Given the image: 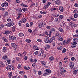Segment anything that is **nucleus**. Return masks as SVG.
Here are the masks:
<instances>
[{
    "mask_svg": "<svg viewBox=\"0 0 78 78\" xmlns=\"http://www.w3.org/2000/svg\"><path fill=\"white\" fill-rule=\"evenodd\" d=\"M55 37H53L52 38H50L49 40L48 39V37H47L45 38L44 40V42L45 43L47 44H49L52 42V41L55 40Z\"/></svg>",
    "mask_w": 78,
    "mask_h": 78,
    "instance_id": "f257e3e1",
    "label": "nucleus"
},
{
    "mask_svg": "<svg viewBox=\"0 0 78 78\" xmlns=\"http://www.w3.org/2000/svg\"><path fill=\"white\" fill-rule=\"evenodd\" d=\"M14 22L12 21H11L10 23L6 24L5 25V27H9L14 26Z\"/></svg>",
    "mask_w": 78,
    "mask_h": 78,
    "instance_id": "f03ea898",
    "label": "nucleus"
},
{
    "mask_svg": "<svg viewBox=\"0 0 78 78\" xmlns=\"http://www.w3.org/2000/svg\"><path fill=\"white\" fill-rule=\"evenodd\" d=\"M46 25V23L44 22H41L39 24L38 27L39 28H42V27H44Z\"/></svg>",
    "mask_w": 78,
    "mask_h": 78,
    "instance_id": "7ed1b4c3",
    "label": "nucleus"
},
{
    "mask_svg": "<svg viewBox=\"0 0 78 78\" xmlns=\"http://www.w3.org/2000/svg\"><path fill=\"white\" fill-rule=\"evenodd\" d=\"M73 40L74 42H73V45H76L78 43V39L74 38L73 39Z\"/></svg>",
    "mask_w": 78,
    "mask_h": 78,
    "instance_id": "20e7f679",
    "label": "nucleus"
},
{
    "mask_svg": "<svg viewBox=\"0 0 78 78\" xmlns=\"http://www.w3.org/2000/svg\"><path fill=\"white\" fill-rule=\"evenodd\" d=\"M51 5V2H47L46 4H45L44 6V9H46L48 8V6Z\"/></svg>",
    "mask_w": 78,
    "mask_h": 78,
    "instance_id": "39448f33",
    "label": "nucleus"
},
{
    "mask_svg": "<svg viewBox=\"0 0 78 78\" xmlns=\"http://www.w3.org/2000/svg\"><path fill=\"white\" fill-rule=\"evenodd\" d=\"M16 10L18 13H21V12H22V10L20 8H16Z\"/></svg>",
    "mask_w": 78,
    "mask_h": 78,
    "instance_id": "423d86ee",
    "label": "nucleus"
},
{
    "mask_svg": "<svg viewBox=\"0 0 78 78\" xmlns=\"http://www.w3.org/2000/svg\"><path fill=\"white\" fill-rule=\"evenodd\" d=\"M11 45L12 46V47L14 48H15V49H16V48H17V46L16 43H12L11 44Z\"/></svg>",
    "mask_w": 78,
    "mask_h": 78,
    "instance_id": "0eeeda50",
    "label": "nucleus"
},
{
    "mask_svg": "<svg viewBox=\"0 0 78 78\" xmlns=\"http://www.w3.org/2000/svg\"><path fill=\"white\" fill-rule=\"evenodd\" d=\"M40 62L44 67H46V66H47V63H46L45 62L43 61H41Z\"/></svg>",
    "mask_w": 78,
    "mask_h": 78,
    "instance_id": "6e6552de",
    "label": "nucleus"
},
{
    "mask_svg": "<svg viewBox=\"0 0 78 78\" xmlns=\"http://www.w3.org/2000/svg\"><path fill=\"white\" fill-rule=\"evenodd\" d=\"M41 6V2H36L35 4L36 7H39V6Z\"/></svg>",
    "mask_w": 78,
    "mask_h": 78,
    "instance_id": "1a4fd4ad",
    "label": "nucleus"
},
{
    "mask_svg": "<svg viewBox=\"0 0 78 78\" xmlns=\"http://www.w3.org/2000/svg\"><path fill=\"white\" fill-rule=\"evenodd\" d=\"M9 38L10 39H11V40H16L17 39V38L16 37H13L12 36H9Z\"/></svg>",
    "mask_w": 78,
    "mask_h": 78,
    "instance_id": "9d476101",
    "label": "nucleus"
},
{
    "mask_svg": "<svg viewBox=\"0 0 78 78\" xmlns=\"http://www.w3.org/2000/svg\"><path fill=\"white\" fill-rule=\"evenodd\" d=\"M5 64H4V63H3V62H0V67L3 68V67H5Z\"/></svg>",
    "mask_w": 78,
    "mask_h": 78,
    "instance_id": "9b49d317",
    "label": "nucleus"
},
{
    "mask_svg": "<svg viewBox=\"0 0 78 78\" xmlns=\"http://www.w3.org/2000/svg\"><path fill=\"white\" fill-rule=\"evenodd\" d=\"M1 6L2 7H4V6H8V4L7 2H4L1 5Z\"/></svg>",
    "mask_w": 78,
    "mask_h": 78,
    "instance_id": "f8f14e48",
    "label": "nucleus"
},
{
    "mask_svg": "<svg viewBox=\"0 0 78 78\" xmlns=\"http://www.w3.org/2000/svg\"><path fill=\"white\" fill-rule=\"evenodd\" d=\"M69 67L71 69H73V66H74V65L73 64V62H70L69 63Z\"/></svg>",
    "mask_w": 78,
    "mask_h": 78,
    "instance_id": "ddd939ff",
    "label": "nucleus"
},
{
    "mask_svg": "<svg viewBox=\"0 0 78 78\" xmlns=\"http://www.w3.org/2000/svg\"><path fill=\"white\" fill-rule=\"evenodd\" d=\"M58 30L61 33H64V30L61 27H58Z\"/></svg>",
    "mask_w": 78,
    "mask_h": 78,
    "instance_id": "4468645a",
    "label": "nucleus"
},
{
    "mask_svg": "<svg viewBox=\"0 0 78 78\" xmlns=\"http://www.w3.org/2000/svg\"><path fill=\"white\" fill-rule=\"evenodd\" d=\"M12 67V65H8L6 67V69L7 70H10L11 69V68Z\"/></svg>",
    "mask_w": 78,
    "mask_h": 78,
    "instance_id": "2eb2a0df",
    "label": "nucleus"
},
{
    "mask_svg": "<svg viewBox=\"0 0 78 78\" xmlns=\"http://www.w3.org/2000/svg\"><path fill=\"white\" fill-rule=\"evenodd\" d=\"M45 72L46 73H48V75H49V74L51 73V71L49 69H46L45 70Z\"/></svg>",
    "mask_w": 78,
    "mask_h": 78,
    "instance_id": "dca6fc26",
    "label": "nucleus"
},
{
    "mask_svg": "<svg viewBox=\"0 0 78 78\" xmlns=\"http://www.w3.org/2000/svg\"><path fill=\"white\" fill-rule=\"evenodd\" d=\"M59 10L60 12H62L64 11V8L62 6H60L59 7Z\"/></svg>",
    "mask_w": 78,
    "mask_h": 78,
    "instance_id": "f3484780",
    "label": "nucleus"
},
{
    "mask_svg": "<svg viewBox=\"0 0 78 78\" xmlns=\"http://www.w3.org/2000/svg\"><path fill=\"white\" fill-rule=\"evenodd\" d=\"M20 20L23 23H25V22H27L26 19H25V18H23V19H22V20Z\"/></svg>",
    "mask_w": 78,
    "mask_h": 78,
    "instance_id": "a211bd4d",
    "label": "nucleus"
},
{
    "mask_svg": "<svg viewBox=\"0 0 78 78\" xmlns=\"http://www.w3.org/2000/svg\"><path fill=\"white\" fill-rule=\"evenodd\" d=\"M8 16V12H6L3 15V17H6Z\"/></svg>",
    "mask_w": 78,
    "mask_h": 78,
    "instance_id": "6ab92c4d",
    "label": "nucleus"
},
{
    "mask_svg": "<svg viewBox=\"0 0 78 78\" xmlns=\"http://www.w3.org/2000/svg\"><path fill=\"white\" fill-rule=\"evenodd\" d=\"M72 41V39L70 38H68L66 41V44H68L70 42H71Z\"/></svg>",
    "mask_w": 78,
    "mask_h": 78,
    "instance_id": "aec40b11",
    "label": "nucleus"
},
{
    "mask_svg": "<svg viewBox=\"0 0 78 78\" xmlns=\"http://www.w3.org/2000/svg\"><path fill=\"white\" fill-rule=\"evenodd\" d=\"M73 74H74V75H76L77 74V73L78 72V69H76L73 71Z\"/></svg>",
    "mask_w": 78,
    "mask_h": 78,
    "instance_id": "412c9836",
    "label": "nucleus"
},
{
    "mask_svg": "<svg viewBox=\"0 0 78 78\" xmlns=\"http://www.w3.org/2000/svg\"><path fill=\"white\" fill-rule=\"evenodd\" d=\"M49 59L50 61H54L55 59V57L53 56H51L49 57Z\"/></svg>",
    "mask_w": 78,
    "mask_h": 78,
    "instance_id": "4be33fe9",
    "label": "nucleus"
},
{
    "mask_svg": "<svg viewBox=\"0 0 78 78\" xmlns=\"http://www.w3.org/2000/svg\"><path fill=\"white\" fill-rule=\"evenodd\" d=\"M7 58L8 55H5L3 56V57H2V59H4L5 60H6V59H7Z\"/></svg>",
    "mask_w": 78,
    "mask_h": 78,
    "instance_id": "5701e85b",
    "label": "nucleus"
},
{
    "mask_svg": "<svg viewBox=\"0 0 78 78\" xmlns=\"http://www.w3.org/2000/svg\"><path fill=\"white\" fill-rule=\"evenodd\" d=\"M66 40L63 41L61 43L62 45H64L66 43Z\"/></svg>",
    "mask_w": 78,
    "mask_h": 78,
    "instance_id": "b1692460",
    "label": "nucleus"
},
{
    "mask_svg": "<svg viewBox=\"0 0 78 78\" xmlns=\"http://www.w3.org/2000/svg\"><path fill=\"white\" fill-rule=\"evenodd\" d=\"M58 39L59 41H63V38L61 36L58 37Z\"/></svg>",
    "mask_w": 78,
    "mask_h": 78,
    "instance_id": "393cba45",
    "label": "nucleus"
},
{
    "mask_svg": "<svg viewBox=\"0 0 78 78\" xmlns=\"http://www.w3.org/2000/svg\"><path fill=\"white\" fill-rule=\"evenodd\" d=\"M24 68L25 70H29V69H30V67L28 66H27V67L24 66Z\"/></svg>",
    "mask_w": 78,
    "mask_h": 78,
    "instance_id": "a878e982",
    "label": "nucleus"
},
{
    "mask_svg": "<svg viewBox=\"0 0 78 78\" xmlns=\"http://www.w3.org/2000/svg\"><path fill=\"white\" fill-rule=\"evenodd\" d=\"M12 72H10L8 76L9 78H11V77H12Z\"/></svg>",
    "mask_w": 78,
    "mask_h": 78,
    "instance_id": "bb28decb",
    "label": "nucleus"
},
{
    "mask_svg": "<svg viewBox=\"0 0 78 78\" xmlns=\"http://www.w3.org/2000/svg\"><path fill=\"white\" fill-rule=\"evenodd\" d=\"M50 47V45H47L44 47V50H48Z\"/></svg>",
    "mask_w": 78,
    "mask_h": 78,
    "instance_id": "cd10ccee",
    "label": "nucleus"
},
{
    "mask_svg": "<svg viewBox=\"0 0 78 78\" xmlns=\"http://www.w3.org/2000/svg\"><path fill=\"white\" fill-rule=\"evenodd\" d=\"M44 34L46 35H47V36H49V37H51V34H49L47 31H45L44 32Z\"/></svg>",
    "mask_w": 78,
    "mask_h": 78,
    "instance_id": "c85d7f7f",
    "label": "nucleus"
},
{
    "mask_svg": "<svg viewBox=\"0 0 78 78\" xmlns=\"http://www.w3.org/2000/svg\"><path fill=\"white\" fill-rule=\"evenodd\" d=\"M18 35L20 37H23V36H24V34L22 33H19Z\"/></svg>",
    "mask_w": 78,
    "mask_h": 78,
    "instance_id": "c756f323",
    "label": "nucleus"
},
{
    "mask_svg": "<svg viewBox=\"0 0 78 78\" xmlns=\"http://www.w3.org/2000/svg\"><path fill=\"white\" fill-rule=\"evenodd\" d=\"M67 72V71L66 70H64L62 71L60 73V74L61 75H64V73H66Z\"/></svg>",
    "mask_w": 78,
    "mask_h": 78,
    "instance_id": "7c9ffc66",
    "label": "nucleus"
},
{
    "mask_svg": "<svg viewBox=\"0 0 78 78\" xmlns=\"http://www.w3.org/2000/svg\"><path fill=\"white\" fill-rule=\"evenodd\" d=\"M25 41L27 43H30L31 42V40L30 39H27Z\"/></svg>",
    "mask_w": 78,
    "mask_h": 78,
    "instance_id": "2f4dec72",
    "label": "nucleus"
},
{
    "mask_svg": "<svg viewBox=\"0 0 78 78\" xmlns=\"http://www.w3.org/2000/svg\"><path fill=\"white\" fill-rule=\"evenodd\" d=\"M35 5V3H33L32 4H30V7L31 8H33V7H34V6Z\"/></svg>",
    "mask_w": 78,
    "mask_h": 78,
    "instance_id": "473e14b6",
    "label": "nucleus"
},
{
    "mask_svg": "<svg viewBox=\"0 0 78 78\" xmlns=\"http://www.w3.org/2000/svg\"><path fill=\"white\" fill-rule=\"evenodd\" d=\"M5 34H10V31L9 30H6L5 31Z\"/></svg>",
    "mask_w": 78,
    "mask_h": 78,
    "instance_id": "72a5a7b5",
    "label": "nucleus"
},
{
    "mask_svg": "<svg viewBox=\"0 0 78 78\" xmlns=\"http://www.w3.org/2000/svg\"><path fill=\"white\" fill-rule=\"evenodd\" d=\"M60 3H61V2L59 0H57L55 1V3L57 5H59Z\"/></svg>",
    "mask_w": 78,
    "mask_h": 78,
    "instance_id": "f704fd0d",
    "label": "nucleus"
},
{
    "mask_svg": "<svg viewBox=\"0 0 78 78\" xmlns=\"http://www.w3.org/2000/svg\"><path fill=\"white\" fill-rule=\"evenodd\" d=\"M40 13H41V14H46L47 13V12L45 11L42 12L41 11H40Z\"/></svg>",
    "mask_w": 78,
    "mask_h": 78,
    "instance_id": "c9c22d12",
    "label": "nucleus"
},
{
    "mask_svg": "<svg viewBox=\"0 0 78 78\" xmlns=\"http://www.w3.org/2000/svg\"><path fill=\"white\" fill-rule=\"evenodd\" d=\"M2 51L4 53H5L6 51V48L5 47H4L2 49Z\"/></svg>",
    "mask_w": 78,
    "mask_h": 78,
    "instance_id": "e433bc0d",
    "label": "nucleus"
},
{
    "mask_svg": "<svg viewBox=\"0 0 78 78\" xmlns=\"http://www.w3.org/2000/svg\"><path fill=\"white\" fill-rule=\"evenodd\" d=\"M59 16V14L57 13H54L53 15L54 17H58Z\"/></svg>",
    "mask_w": 78,
    "mask_h": 78,
    "instance_id": "4c0bfd02",
    "label": "nucleus"
},
{
    "mask_svg": "<svg viewBox=\"0 0 78 78\" xmlns=\"http://www.w3.org/2000/svg\"><path fill=\"white\" fill-rule=\"evenodd\" d=\"M34 50H39V48H38V47L37 46L34 45Z\"/></svg>",
    "mask_w": 78,
    "mask_h": 78,
    "instance_id": "58836bf2",
    "label": "nucleus"
},
{
    "mask_svg": "<svg viewBox=\"0 0 78 78\" xmlns=\"http://www.w3.org/2000/svg\"><path fill=\"white\" fill-rule=\"evenodd\" d=\"M2 40L4 42H8V40H7V39L5 37H3L2 38Z\"/></svg>",
    "mask_w": 78,
    "mask_h": 78,
    "instance_id": "ea45409f",
    "label": "nucleus"
},
{
    "mask_svg": "<svg viewBox=\"0 0 78 78\" xmlns=\"http://www.w3.org/2000/svg\"><path fill=\"white\" fill-rule=\"evenodd\" d=\"M74 18H78V14L76 13H75L74 15Z\"/></svg>",
    "mask_w": 78,
    "mask_h": 78,
    "instance_id": "a19ab883",
    "label": "nucleus"
},
{
    "mask_svg": "<svg viewBox=\"0 0 78 78\" xmlns=\"http://www.w3.org/2000/svg\"><path fill=\"white\" fill-rule=\"evenodd\" d=\"M66 51H67V49L64 48L62 50V53H66Z\"/></svg>",
    "mask_w": 78,
    "mask_h": 78,
    "instance_id": "79ce46f5",
    "label": "nucleus"
},
{
    "mask_svg": "<svg viewBox=\"0 0 78 78\" xmlns=\"http://www.w3.org/2000/svg\"><path fill=\"white\" fill-rule=\"evenodd\" d=\"M19 73L20 74V75H23V73H25V71H20L19 72Z\"/></svg>",
    "mask_w": 78,
    "mask_h": 78,
    "instance_id": "37998d69",
    "label": "nucleus"
},
{
    "mask_svg": "<svg viewBox=\"0 0 78 78\" xmlns=\"http://www.w3.org/2000/svg\"><path fill=\"white\" fill-rule=\"evenodd\" d=\"M57 49L59 50H61L62 48V46H58L57 47Z\"/></svg>",
    "mask_w": 78,
    "mask_h": 78,
    "instance_id": "c03bdc74",
    "label": "nucleus"
},
{
    "mask_svg": "<svg viewBox=\"0 0 78 78\" xmlns=\"http://www.w3.org/2000/svg\"><path fill=\"white\" fill-rule=\"evenodd\" d=\"M59 69H60L61 70V71H64V70H66L64 69V68L62 67H61V66L60 67H59Z\"/></svg>",
    "mask_w": 78,
    "mask_h": 78,
    "instance_id": "a18cd8bd",
    "label": "nucleus"
},
{
    "mask_svg": "<svg viewBox=\"0 0 78 78\" xmlns=\"http://www.w3.org/2000/svg\"><path fill=\"white\" fill-rule=\"evenodd\" d=\"M12 30L13 32H14L15 31V30H16V27L15 26L12 27Z\"/></svg>",
    "mask_w": 78,
    "mask_h": 78,
    "instance_id": "49530a36",
    "label": "nucleus"
},
{
    "mask_svg": "<svg viewBox=\"0 0 78 78\" xmlns=\"http://www.w3.org/2000/svg\"><path fill=\"white\" fill-rule=\"evenodd\" d=\"M37 59L36 58L34 59V61L33 62L34 63V64H36V62H37Z\"/></svg>",
    "mask_w": 78,
    "mask_h": 78,
    "instance_id": "de8ad7c7",
    "label": "nucleus"
},
{
    "mask_svg": "<svg viewBox=\"0 0 78 78\" xmlns=\"http://www.w3.org/2000/svg\"><path fill=\"white\" fill-rule=\"evenodd\" d=\"M62 18H64V16L63 15H60L59 16V20H61V19H62Z\"/></svg>",
    "mask_w": 78,
    "mask_h": 78,
    "instance_id": "09e8293b",
    "label": "nucleus"
},
{
    "mask_svg": "<svg viewBox=\"0 0 78 78\" xmlns=\"http://www.w3.org/2000/svg\"><path fill=\"white\" fill-rule=\"evenodd\" d=\"M22 23V22L20 20L19 21L18 24L20 27H21V25Z\"/></svg>",
    "mask_w": 78,
    "mask_h": 78,
    "instance_id": "8fccbe9b",
    "label": "nucleus"
},
{
    "mask_svg": "<svg viewBox=\"0 0 78 78\" xmlns=\"http://www.w3.org/2000/svg\"><path fill=\"white\" fill-rule=\"evenodd\" d=\"M37 16H38V17H39V18H41L42 17V15L39 14H37Z\"/></svg>",
    "mask_w": 78,
    "mask_h": 78,
    "instance_id": "3c124183",
    "label": "nucleus"
},
{
    "mask_svg": "<svg viewBox=\"0 0 78 78\" xmlns=\"http://www.w3.org/2000/svg\"><path fill=\"white\" fill-rule=\"evenodd\" d=\"M47 75H48V73L47 72H45L43 74V76H47Z\"/></svg>",
    "mask_w": 78,
    "mask_h": 78,
    "instance_id": "603ef678",
    "label": "nucleus"
},
{
    "mask_svg": "<svg viewBox=\"0 0 78 78\" xmlns=\"http://www.w3.org/2000/svg\"><path fill=\"white\" fill-rule=\"evenodd\" d=\"M56 45V43L55 42L53 41L52 42V45L53 46V47H55Z\"/></svg>",
    "mask_w": 78,
    "mask_h": 78,
    "instance_id": "864d4df0",
    "label": "nucleus"
},
{
    "mask_svg": "<svg viewBox=\"0 0 78 78\" xmlns=\"http://www.w3.org/2000/svg\"><path fill=\"white\" fill-rule=\"evenodd\" d=\"M27 9H26L25 8H22V10H23V11H24V12H25L27 11Z\"/></svg>",
    "mask_w": 78,
    "mask_h": 78,
    "instance_id": "5fc2aeb1",
    "label": "nucleus"
},
{
    "mask_svg": "<svg viewBox=\"0 0 78 78\" xmlns=\"http://www.w3.org/2000/svg\"><path fill=\"white\" fill-rule=\"evenodd\" d=\"M38 73L39 75H41L42 74V72L41 71H39Z\"/></svg>",
    "mask_w": 78,
    "mask_h": 78,
    "instance_id": "6e6d98bb",
    "label": "nucleus"
},
{
    "mask_svg": "<svg viewBox=\"0 0 78 78\" xmlns=\"http://www.w3.org/2000/svg\"><path fill=\"white\" fill-rule=\"evenodd\" d=\"M49 0H43L42 1V2L43 3H45L46 2H47V1H48Z\"/></svg>",
    "mask_w": 78,
    "mask_h": 78,
    "instance_id": "4d7b16f0",
    "label": "nucleus"
},
{
    "mask_svg": "<svg viewBox=\"0 0 78 78\" xmlns=\"http://www.w3.org/2000/svg\"><path fill=\"white\" fill-rule=\"evenodd\" d=\"M25 27H30V24L28 23H27L25 25Z\"/></svg>",
    "mask_w": 78,
    "mask_h": 78,
    "instance_id": "13d9d810",
    "label": "nucleus"
},
{
    "mask_svg": "<svg viewBox=\"0 0 78 78\" xmlns=\"http://www.w3.org/2000/svg\"><path fill=\"white\" fill-rule=\"evenodd\" d=\"M73 37H78V34L73 35Z\"/></svg>",
    "mask_w": 78,
    "mask_h": 78,
    "instance_id": "bf43d9fd",
    "label": "nucleus"
},
{
    "mask_svg": "<svg viewBox=\"0 0 78 78\" xmlns=\"http://www.w3.org/2000/svg\"><path fill=\"white\" fill-rule=\"evenodd\" d=\"M26 53H27L26 52V51H24L22 54V56H23V55L24 56H25L26 55Z\"/></svg>",
    "mask_w": 78,
    "mask_h": 78,
    "instance_id": "052dcab7",
    "label": "nucleus"
},
{
    "mask_svg": "<svg viewBox=\"0 0 78 78\" xmlns=\"http://www.w3.org/2000/svg\"><path fill=\"white\" fill-rule=\"evenodd\" d=\"M76 44H73V45L71 46V47L72 48H75V47H76Z\"/></svg>",
    "mask_w": 78,
    "mask_h": 78,
    "instance_id": "680f3d73",
    "label": "nucleus"
},
{
    "mask_svg": "<svg viewBox=\"0 0 78 78\" xmlns=\"http://www.w3.org/2000/svg\"><path fill=\"white\" fill-rule=\"evenodd\" d=\"M59 36V33L58 32H57L55 35V37H57V36Z\"/></svg>",
    "mask_w": 78,
    "mask_h": 78,
    "instance_id": "e2e57ef3",
    "label": "nucleus"
},
{
    "mask_svg": "<svg viewBox=\"0 0 78 78\" xmlns=\"http://www.w3.org/2000/svg\"><path fill=\"white\" fill-rule=\"evenodd\" d=\"M69 19L71 20H73L74 21H75V19L72 17H69Z\"/></svg>",
    "mask_w": 78,
    "mask_h": 78,
    "instance_id": "0e129e2a",
    "label": "nucleus"
},
{
    "mask_svg": "<svg viewBox=\"0 0 78 78\" xmlns=\"http://www.w3.org/2000/svg\"><path fill=\"white\" fill-rule=\"evenodd\" d=\"M69 55L70 56H73V54L72 52H70L69 53Z\"/></svg>",
    "mask_w": 78,
    "mask_h": 78,
    "instance_id": "69168bd1",
    "label": "nucleus"
},
{
    "mask_svg": "<svg viewBox=\"0 0 78 78\" xmlns=\"http://www.w3.org/2000/svg\"><path fill=\"white\" fill-rule=\"evenodd\" d=\"M16 60L17 61H20V58L19 57H17L16 58Z\"/></svg>",
    "mask_w": 78,
    "mask_h": 78,
    "instance_id": "338daca9",
    "label": "nucleus"
},
{
    "mask_svg": "<svg viewBox=\"0 0 78 78\" xmlns=\"http://www.w3.org/2000/svg\"><path fill=\"white\" fill-rule=\"evenodd\" d=\"M4 27V25H0V30H2V28Z\"/></svg>",
    "mask_w": 78,
    "mask_h": 78,
    "instance_id": "774afa93",
    "label": "nucleus"
}]
</instances>
